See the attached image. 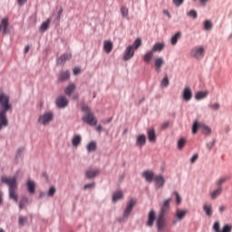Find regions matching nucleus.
<instances>
[{
	"label": "nucleus",
	"mask_w": 232,
	"mask_h": 232,
	"mask_svg": "<svg viewBox=\"0 0 232 232\" xmlns=\"http://www.w3.org/2000/svg\"><path fill=\"white\" fill-rule=\"evenodd\" d=\"M1 182L6 184L9 188V197L14 202H17V176L6 177L3 176L1 178Z\"/></svg>",
	"instance_id": "obj_1"
},
{
	"label": "nucleus",
	"mask_w": 232,
	"mask_h": 232,
	"mask_svg": "<svg viewBox=\"0 0 232 232\" xmlns=\"http://www.w3.org/2000/svg\"><path fill=\"white\" fill-rule=\"evenodd\" d=\"M12 109L10 104V96L0 92V117H6V112Z\"/></svg>",
	"instance_id": "obj_2"
},
{
	"label": "nucleus",
	"mask_w": 232,
	"mask_h": 232,
	"mask_svg": "<svg viewBox=\"0 0 232 232\" xmlns=\"http://www.w3.org/2000/svg\"><path fill=\"white\" fill-rule=\"evenodd\" d=\"M198 128L201 129L204 135H211V128L208 127L206 124L198 122V121H194L192 126V133H194V135L198 131Z\"/></svg>",
	"instance_id": "obj_3"
},
{
	"label": "nucleus",
	"mask_w": 232,
	"mask_h": 232,
	"mask_svg": "<svg viewBox=\"0 0 232 232\" xmlns=\"http://www.w3.org/2000/svg\"><path fill=\"white\" fill-rule=\"evenodd\" d=\"M204 53H206L204 46L194 47L190 52V55L191 57H194V59H202L204 57Z\"/></svg>",
	"instance_id": "obj_4"
},
{
	"label": "nucleus",
	"mask_w": 232,
	"mask_h": 232,
	"mask_svg": "<svg viewBox=\"0 0 232 232\" xmlns=\"http://www.w3.org/2000/svg\"><path fill=\"white\" fill-rule=\"evenodd\" d=\"M135 204H137V199L131 198L128 202L127 208L123 212V218H128L130 217V214L131 213V211H133V208L135 207Z\"/></svg>",
	"instance_id": "obj_5"
},
{
	"label": "nucleus",
	"mask_w": 232,
	"mask_h": 232,
	"mask_svg": "<svg viewBox=\"0 0 232 232\" xmlns=\"http://www.w3.org/2000/svg\"><path fill=\"white\" fill-rule=\"evenodd\" d=\"M133 55H135V49L133 48V45L127 46L125 49L123 61H130V59H133Z\"/></svg>",
	"instance_id": "obj_6"
},
{
	"label": "nucleus",
	"mask_w": 232,
	"mask_h": 232,
	"mask_svg": "<svg viewBox=\"0 0 232 232\" xmlns=\"http://www.w3.org/2000/svg\"><path fill=\"white\" fill-rule=\"evenodd\" d=\"M182 99L186 102H189L191 99H193V92L191 91V88L185 87L182 92Z\"/></svg>",
	"instance_id": "obj_7"
},
{
	"label": "nucleus",
	"mask_w": 232,
	"mask_h": 232,
	"mask_svg": "<svg viewBox=\"0 0 232 232\" xmlns=\"http://www.w3.org/2000/svg\"><path fill=\"white\" fill-rule=\"evenodd\" d=\"M55 102L58 108H66V106H68L69 102L66 96H59L58 98H56Z\"/></svg>",
	"instance_id": "obj_8"
},
{
	"label": "nucleus",
	"mask_w": 232,
	"mask_h": 232,
	"mask_svg": "<svg viewBox=\"0 0 232 232\" xmlns=\"http://www.w3.org/2000/svg\"><path fill=\"white\" fill-rule=\"evenodd\" d=\"M170 203H171V198H168L163 202L160 211V215L166 217V214L168 213V211H169Z\"/></svg>",
	"instance_id": "obj_9"
},
{
	"label": "nucleus",
	"mask_w": 232,
	"mask_h": 232,
	"mask_svg": "<svg viewBox=\"0 0 232 232\" xmlns=\"http://www.w3.org/2000/svg\"><path fill=\"white\" fill-rule=\"evenodd\" d=\"M71 59L72 53H63L57 59V64H59L60 66H63L64 63H66V61H70Z\"/></svg>",
	"instance_id": "obj_10"
},
{
	"label": "nucleus",
	"mask_w": 232,
	"mask_h": 232,
	"mask_svg": "<svg viewBox=\"0 0 232 232\" xmlns=\"http://www.w3.org/2000/svg\"><path fill=\"white\" fill-rule=\"evenodd\" d=\"M143 177L147 182H153V180H155V174L151 170L144 171Z\"/></svg>",
	"instance_id": "obj_11"
},
{
	"label": "nucleus",
	"mask_w": 232,
	"mask_h": 232,
	"mask_svg": "<svg viewBox=\"0 0 232 232\" xmlns=\"http://www.w3.org/2000/svg\"><path fill=\"white\" fill-rule=\"evenodd\" d=\"M154 180L156 182V188H162L166 182V180H164V177L162 175L155 176Z\"/></svg>",
	"instance_id": "obj_12"
},
{
	"label": "nucleus",
	"mask_w": 232,
	"mask_h": 232,
	"mask_svg": "<svg viewBox=\"0 0 232 232\" xmlns=\"http://www.w3.org/2000/svg\"><path fill=\"white\" fill-rule=\"evenodd\" d=\"M103 50L106 52V53H111V50H113V43L111 41H104Z\"/></svg>",
	"instance_id": "obj_13"
},
{
	"label": "nucleus",
	"mask_w": 232,
	"mask_h": 232,
	"mask_svg": "<svg viewBox=\"0 0 232 232\" xmlns=\"http://www.w3.org/2000/svg\"><path fill=\"white\" fill-rule=\"evenodd\" d=\"M2 30H3L4 34L8 33V18L7 17L3 18L2 21H1L0 32Z\"/></svg>",
	"instance_id": "obj_14"
},
{
	"label": "nucleus",
	"mask_w": 232,
	"mask_h": 232,
	"mask_svg": "<svg viewBox=\"0 0 232 232\" xmlns=\"http://www.w3.org/2000/svg\"><path fill=\"white\" fill-rule=\"evenodd\" d=\"M148 139L150 142H156L157 140V133L155 132V129H150L147 132Z\"/></svg>",
	"instance_id": "obj_15"
},
{
	"label": "nucleus",
	"mask_w": 232,
	"mask_h": 232,
	"mask_svg": "<svg viewBox=\"0 0 232 232\" xmlns=\"http://www.w3.org/2000/svg\"><path fill=\"white\" fill-rule=\"evenodd\" d=\"M82 121L89 126H97V118L95 117H83Z\"/></svg>",
	"instance_id": "obj_16"
},
{
	"label": "nucleus",
	"mask_w": 232,
	"mask_h": 232,
	"mask_svg": "<svg viewBox=\"0 0 232 232\" xmlns=\"http://www.w3.org/2000/svg\"><path fill=\"white\" fill-rule=\"evenodd\" d=\"M154 222H155V210H150L148 216L147 226H149V227H151Z\"/></svg>",
	"instance_id": "obj_17"
},
{
	"label": "nucleus",
	"mask_w": 232,
	"mask_h": 232,
	"mask_svg": "<svg viewBox=\"0 0 232 232\" xmlns=\"http://www.w3.org/2000/svg\"><path fill=\"white\" fill-rule=\"evenodd\" d=\"M164 226H166V219L164 218V216L159 214V217L157 218L158 229H162Z\"/></svg>",
	"instance_id": "obj_18"
},
{
	"label": "nucleus",
	"mask_w": 232,
	"mask_h": 232,
	"mask_svg": "<svg viewBox=\"0 0 232 232\" xmlns=\"http://www.w3.org/2000/svg\"><path fill=\"white\" fill-rule=\"evenodd\" d=\"M146 144V135L141 134L138 136L137 140H136V146L139 148H142Z\"/></svg>",
	"instance_id": "obj_19"
},
{
	"label": "nucleus",
	"mask_w": 232,
	"mask_h": 232,
	"mask_svg": "<svg viewBox=\"0 0 232 232\" xmlns=\"http://www.w3.org/2000/svg\"><path fill=\"white\" fill-rule=\"evenodd\" d=\"M52 121H53V117H40L38 119V123L43 124V126H48V124L52 122Z\"/></svg>",
	"instance_id": "obj_20"
},
{
	"label": "nucleus",
	"mask_w": 232,
	"mask_h": 232,
	"mask_svg": "<svg viewBox=\"0 0 232 232\" xmlns=\"http://www.w3.org/2000/svg\"><path fill=\"white\" fill-rule=\"evenodd\" d=\"M101 171L99 169H89L86 170L85 175L87 179H94V177H97Z\"/></svg>",
	"instance_id": "obj_21"
},
{
	"label": "nucleus",
	"mask_w": 232,
	"mask_h": 232,
	"mask_svg": "<svg viewBox=\"0 0 232 232\" xmlns=\"http://www.w3.org/2000/svg\"><path fill=\"white\" fill-rule=\"evenodd\" d=\"M208 95H209V92L208 91L198 92L195 94V99H196V101H202V99H206V97H208Z\"/></svg>",
	"instance_id": "obj_22"
},
{
	"label": "nucleus",
	"mask_w": 232,
	"mask_h": 232,
	"mask_svg": "<svg viewBox=\"0 0 232 232\" xmlns=\"http://www.w3.org/2000/svg\"><path fill=\"white\" fill-rule=\"evenodd\" d=\"M180 37H182V32L179 31L177 32L170 39V43L172 44V46H175V44H177V43H179V39H180Z\"/></svg>",
	"instance_id": "obj_23"
},
{
	"label": "nucleus",
	"mask_w": 232,
	"mask_h": 232,
	"mask_svg": "<svg viewBox=\"0 0 232 232\" xmlns=\"http://www.w3.org/2000/svg\"><path fill=\"white\" fill-rule=\"evenodd\" d=\"M166 44L164 43H156L152 47V52H162L165 48Z\"/></svg>",
	"instance_id": "obj_24"
},
{
	"label": "nucleus",
	"mask_w": 232,
	"mask_h": 232,
	"mask_svg": "<svg viewBox=\"0 0 232 232\" xmlns=\"http://www.w3.org/2000/svg\"><path fill=\"white\" fill-rule=\"evenodd\" d=\"M186 215H188V210H181V209L178 208L176 211V217H177L178 220L184 219Z\"/></svg>",
	"instance_id": "obj_25"
},
{
	"label": "nucleus",
	"mask_w": 232,
	"mask_h": 232,
	"mask_svg": "<svg viewBox=\"0 0 232 232\" xmlns=\"http://www.w3.org/2000/svg\"><path fill=\"white\" fill-rule=\"evenodd\" d=\"M75 88H76V86H75L74 83L69 84V85L65 88V90H64L65 95H69V96L72 95V93H73V92H75Z\"/></svg>",
	"instance_id": "obj_26"
},
{
	"label": "nucleus",
	"mask_w": 232,
	"mask_h": 232,
	"mask_svg": "<svg viewBox=\"0 0 232 232\" xmlns=\"http://www.w3.org/2000/svg\"><path fill=\"white\" fill-rule=\"evenodd\" d=\"M122 197H124V194L122 193V191L118 190V191L114 192L112 195V202H117V201L121 200L122 198Z\"/></svg>",
	"instance_id": "obj_27"
},
{
	"label": "nucleus",
	"mask_w": 232,
	"mask_h": 232,
	"mask_svg": "<svg viewBox=\"0 0 232 232\" xmlns=\"http://www.w3.org/2000/svg\"><path fill=\"white\" fill-rule=\"evenodd\" d=\"M52 23V19L48 18L45 22L42 24L40 26V32H46L48 28H50V24Z\"/></svg>",
	"instance_id": "obj_28"
},
{
	"label": "nucleus",
	"mask_w": 232,
	"mask_h": 232,
	"mask_svg": "<svg viewBox=\"0 0 232 232\" xmlns=\"http://www.w3.org/2000/svg\"><path fill=\"white\" fill-rule=\"evenodd\" d=\"M27 189L31 195H34V193H35V183L32 180H28Z\"/></svg>",
	"instance_id": "obj_29"
},
{
	"label": "nucleus",
	"mask_w": 232,
	"mask_h": 232,
	"mask_svg": "<svg viewBox=\"0 0 232 232\" xmlns=\"http://www.w3.org/2000/svg\"><path fill=\"white\" fill-rule=\"evenodd\" d=\"M203 209L207 215V217H211L213 215V208L211 205L207 204L203 206Z\"/></svg>",
	"instance_id": "obj_30"
},
{
	"label": "nucleus",
	"mask_w": 232,
	"mask_h": 232,
	"mask_svg": "<svg viewBox=\"0 0 232 232\" xmlns=\"http://www.w3.org/2000/svg\"><path fill=\"white\" fill-rule=\"evenodd\" d=\"M220 195H222V187H218V188L211 193L210 197L212 200H215V198L220 197Z\"/></svg>",
	"instance_id": "obj_31"
},
{
	"label": "nucleus",
	"mask_w": 232,
	"mask_h": 232,
	"mask_svg": "<svg viewBox=\"0 0 232 232\" xmlns=\"http://www.w3.org/2000/svg\"><path fill=\"white\" fill-rule=\"evenodd\" d=\"M162 64H164V58L160 57L155 60V67L158 72H160Z\"/></svg>",
	"instance_id": "obj_32"
},
{
	"label": "nucleus",
	"mask_w": 232,
	"mask_h": 232,
	"mask_svg": "<svg viewBox=\"0 0 232 232\" xmlns=\"http://www.w3.org/2000/svg\"><path fill=\"white\" fill-rule=\"evenodd\" d=\"M81 140H82V138H81V135L77 134L74 135V137L72 138V146H74L75 148H77V146H79V144H81Z\"/></svg>",
	"instance_id": "obj_33"
},
{
	"label": "nucleus",
	"mask_w": 232,
	"mask_h": 232,
	"mask_svg": "<svg viewBox=\"0 0 232 232\" xmlns=\"http://www.w3.org/2000/svg\"><path fill=\"white\" fill-rule=\"evenodd\" d=\"M153 52L152 51H149L148 53H146L143 56V61L145 63H150V61H151V59H153Z\"/></svg>",
	"instance_id": "obj_34"
},
{
	"label": "nucleus",
	"mask_w": 232,
	"mask_h": 232,
	"mask_svg": "<svg viewBox=\"0 0 232 232\" xmlns=\"http://www.w3.org/2000/svg\"><path fill=\"white\" fill-rule=\"evenodd\" d=\"M8 126V119L6 117H0V131L3 128H6Z\"/></svg>",
	"instance_id": "obj_35"
},
{
	"label": "nucleus",
	"mask_w": 232,
	"mask_h": 232,
	"mask_svg": "<svg viewBox=\"0 0 232 232\" xmlns=\"http://www.w3.org/2000/svg\"><path fill=\"white\" fill-rule=\"evenodd\" d=\"M82 111L85 113L86 117H93V113H92V111L88 105H82Z\"/></svg>",
	"instance_id": "obj_36"
},
{
	"label": "nucleus",
	"mask_w": 232,
	"mask_h": 232,
	"mask_svg": "<svg viewBox=\"0 0 232 232\" xmlns=\"http://www.w3.org/2000/svg\"><path fill=\"white\" fill-rule=\"evenodd\" d=\"M68 79H70V72L68 71L62 72L59 81H68Z\"/></svg>",
	"instance_id": "obj_37"
},
{
	"label": "nucleus",
	"mask_w": 232,
	"mask_h": 232,
	"mask_svg": "<svg viewBox=\"0 0 232 232\" xmlns=\"http://www.w3.org/2000/svg\"><path fill=\"white\" fill-rule=\"evenodd\" d=\"M229 180V176L223 177L218 179L217 182L218 188H222V184H225V182H227Z\"/></svg>",
	"instance_id": "obj_38"
},
{
	"label": "nucleus",
	"mask_w": 232,
	"mask_h": 232,
	"mask_svg": "<svg viewBox=\"0 0 232 232\" xmlns=\"http://www.w3.org/2000/svg\"><path fill=\"white\" fill-rule=\"evenodd\" d=\"M28 204V198H22L19 203V208L20 210L24 209V207Z\"/></svg>",
	"instance_id": "obj_39"
},
{
	"label": "nucleus",
	"mask_w": 232,
	"mask_h": 232,
	"mask_svg": "<svg viewBox=\"0 0 232 232\" xmlns=\"http://www.w3.org/2000/svg\"><path fill=\"white\" fill-rule=\"evenodd\" d=\"M96 150H97V143H95V141L90 142L87 145L88 151H95Z\"/></svg>",
	"instance_id": "obj_40"
},
{
	"label": "nucleus",
	"mask_w": 232,
	"mask_h": 232,
	"mask_svg": "<svg viewBox=\"0 0 232 232\" xmlns=\"http://www.w3.org/2000/svg\"><path fill=\"white\" fill-rule=\"evenodd\" d=\"M133 49L139 50L140 46H142V40L140 38H137L133 43Z\"/></svg>",
	"instance_id": "obj_41"
},
{
	"label": "nucleus",
	"mask_w": 232,
	"mask_h": 232,
	"mask_svg": "<svg viewBox=\"0 0 232 232\" xmlns=\"http://www.w3.org/2000/svg\"><path fill=\"white\" fill-rule=\"evenodd\" d=\"M186 146V139L181 138L178 141V150H183Z\"/></svg>",
	"instance_id": "obj_42"
},
{
	"label": "nucleus",
	"mask_w": 232,
	"mask_h": 232,
	"mask_svg": "<svg viewBox=\"0 0 232 232\" xmlns=\"http://www.w3.org/2000/svg\"><path fill=\"white\" fill-rule=\"evenodd\" d=\"M213 28V24L209 20H206L204 23V29L205 30H211Z\"/></svg>",
	"instance_id": "obj_43"
},
{
	"label": "nucleus",
	"mask_w": 232,
	"mask_h": 232,
	"mask_svg": "<svg viewBox=\"0 0 232 232\" xmlns=\"http://www.w3.org/2000/svg\"><path fill=\"white\" fill-rule=\"evenodd\" d=\"M161 86L163 88H168V86H169V79H168V76H165L161 81Z\"/></svg>",
	"instance_id": "obj_44"
},
{
	"label": "nucleus",
	"mask_w": 232,
	"mask_h": 232,
	"mask_svg": "<svg viewBox=\"0 0 232 232\" xmlns=\"http://www.w3.org/2000/svg\"><path fill=\"white\" fill-rule=\"evenodd\" d=\"M121 15H122L123 18L128 17V14H129L128 8H127L126 6H122V7L121 8Z\"/></svg>",
	"instance_id": "obj_45"
},
{
	"label": "nucleus",
	"mask_w": 232,
	"mask_h": 232,
	"mask_svg": "<svg viewBox=\"0 0 232 232\" xmlns=\"http://www.w3.org/2000/svg\"><path fill=\"white\" fill-rule=\"evenodd\" d=\"M188 17H193V19H197V17H198V14H197V11L195 10H190L188 13Z\"/></svg>",
	"instance_id": "obj_46"
},
{
	"label": "nucleus",
	"mask_w": 232,
	"mask_h": 232,
	"mask_svg": "<svg viewBox=\"0 0 232 232\" xmlns=\"http://www.w3.org/2000/svg\"><path fill=\"white\" fill-rule=\"evenodd\" d=\"M173 195H175L176 197V204H180V202H182V198H180V195L179 194V192L174 191Z\"/></svg>",
	"instance_id": "obj_47"
},
{
	"label": "nucleus",
	"mask_w": 232,
	"mask_h": 232,
	"mask_svg": "<svg viewBox=\"0 0 232 232\" xmlns=\"http://www.w3.org/2000/svg\"><path fill=\"white\" fill-rule=\"evenodd\" d=\"M232 230V226L229 224H227L223 227V229L221 230V232H231Z\"/></svg>",
	"instance_id": "obj_48"
},
{
	"label": "nucleus",
	"mask_w": 232,
	"mask_h": 232,
	"mask_svg": "<svg viewBox=\"0 0 232 232\" xmlns=\"http://www.w3.org/2000/svg\"><path fill=\"white\" fill-rule=\"evenodd\" d=\"M56 191H57V190L55 189V187H51V188H49L48 193H47L48 197H53V195H55V192H56Z\"/></svg>",
	"instance_id": "obj_49"
},
{
	"label": "nucleus",
	"mask_w": 232,
	"mask_h": 232,
	"mask_svg": "<svg viewBox=\"0 0 232 232\" xmlns=\"http://www.w3.org/2000/svg\"><path fill=\"white\" fill-rule=\"evenodd\" d=\"M213 229L216 232H221V230H220V223H218V221L214 223Z\"/></svg>",
	"instance_id": "obj_50"
},
{
	"label": "nucleus",
	"mask_w": 232,
	"mask_h": 232,
	"mask_svg": "<svg viewBox=\"0 0 232 232\" xmlns=\"http://www.w3.org/2000/svg\"><path fill=\"white\" fill-rule=\"evenodd\" d=\"M26 220L27 218L23 217V216H20L19 217V225L20 226H24V224H26Z\"/></svg>",
	"instance_id": "obj_51"
},
{
	"label": "nucleus",
	"mask_w": 232,
	"mask_h": 232,
	"mask_svg": "<svg viewBox=\"0 0 232 232\" xmlns=\"http://www.w3.org/2000/svg\"><path fill=\"white\" fill-rule=\"evenodd\" d=\"M209 108L211 110L217 111V110H218V108H220V104H218V103L210 104Z\"/></svg>",
	"instance_id": "obj_52"
},
{
	"label": "nucleus",
	"mask_w": 232,
	"mask_h": 232,
	"mask_svg": "<svg viewBox=\"0 0 232 232\" xmlns=\"http://www.w3.org/2000/svg\"><path fill=\"white\" fill-rule=\"evenodd\" d=\"M173 3L175 6H180L184 3V0H173Z\"/></svg>",
	"instance_id": "obj_53"
},
{
	"label": "nucleus",
	"mask_w": 232,
	"mask_h": 232,
	"mask_svg": "<svg viewBox=\"0 0 232 232\" xmlns=\"http://www.w3.org/2000/svg\"><path fill=\"white\" fill-rule=\"evenodd\" d=\"M198 159V154H195L192 156L190 161L192 164H195V162H197V160Z\"/></svg>",
	"instance_id": "obj_54"
},
{
	"label": "nucleus",
	"mask_w": 232,
	"mask_h": 232,
	"mask_svg": "<svg viewBox=\"0 0 232 232\" xmlns=\"http://www.w3.org/2000/svg\"><path fill=\"white\" fill-rule=\"evenodd\" d=\"M95 186V183L86 184L84 185V189H91Z\"/></svg>",
	"instance_id": "obj_55"
},
{
	"label": "nucleus",
	"mask_w": 232,
	"mask_h": 232,
	"mask_svg": "<svg viewBox=\"0 0 232 232\" xmlns=\"http://www.w3.org/2000/svg\"><path fill=\"white\" fill-rule=\"evenodd\" d=\"M79 73H81V68L75 67V68L73 69V74H74V75H79Z\"/></svg>",
	"instance_id": "obj_56"
},
{
	"label": "nucleus",
	"mask_w": 232,
	"mask_h": 232,
	"mask_svg": "<svg viewBox=\"0 0 232 232\" xmlns=\"http://www.w3.org/2000/svg\"><path fill=\"white\" fill-rule=\"evenodd\" d=\"M199 3L201 5V6H206V5H208V3H209V0H199Z\"/></svg>",
	"instance_id": "obj_57"
},
{
	"label": "nucleus",
	"mask_w": 232,
	"mask_h": 232,
	"mask_svg": "<svg viewBox=\"0 0 232 232\" xmlns=\"http://www.w3.org/2000/svg\"><path fill=\"white\" fill-rule=\"evenodd\" d=\"M28 0H17V3L20 6H23V5H25V3H27Z\"/></svg>",
	"instance_id": "obj_58"
},
{
	"label": "nucleus",
	"mask_w": 232,
	"mask_h": 232,
	"mask_svg": "<svg viewBox=\"0 0 232 232\" xmlns=\"http://www.w3.org/2000/svg\"><path fill=\"white\" fill-rule=\"evenodd\" d=\"M61 15H63V8H60V10L58 11V20L61 19Z\"/></svg>",
	"instance_id": "obj_59"
},
{
	"label": "nucleus",
	"mask_w": 232,
	"mask_h": 232,
	"mask_svg": "<svg viewBox=\"0 0 232 232\" xmlns=\"http://www.w3.org/2000/svg\"><path fill=\"white\" fill-rule=\"evenodd\" d=\"M219 211L220 213H224V211H226V206L219 207Z\"/></svg>",
	"instance_id": "obj_60"
},
{
	"label": "nucleus",
	"mask_w": 232,
	"mask_h": 232,
	"mask_svg": "<svg viewBox=\"0 0 232 232\" xmlns=\"http://www.w3.org/2000/svg\"><path fill=\"white\" fill-rule=\"evenodd\" d=\"M44 117H53V113L47 112V113L44 114Z\"/></svg>",
	"instance_id": "obj_61"
},
{
	"label": "nucleus",
	"mask_w": 232,
	"mask_h": 232,
	"mask_svg": "<svg viewBox=\"0 0 232 232\" xmlns=\"http://www.w3.org/2000/svg\"><path fill=\"white\" fill-rule=\"evenodd\" d=\"M169 126V122H166L162 125V129L166 130V128H168Z\"/></svg>",
	"instance_id": "obj_62"
},
{
	"label": "nucleus",
	"mask_w": 232,
	"mask_h": 232,
	"mask_svg": "<svg viewBox=\"0 0 232 232\" xmlns=\"http://www.w3.org/2000/svg\"><path fill=\"white\" fill-rule=\"evenodd\" d=\"M24 52H25V53H28V52H30V45L25 46Z\"/></svg>",
	"instance_id": "obj_63"
},
{
	"label": "nucleus",
	"mask_w": 232,
	"mask_h": 232,
	"mask_svg": "<svg viewBox=\"0 0 232 232\" xmlns=\"http://www.w3.org/2000/svg\"><path fill=\"white\" fill-rule=\"evenodd\" d=\"M96 130H97L98 131H102V126L99 125V126L96 128Z\"/></svg>",
	"instance_id": "obj_64"
}]
</instances>
